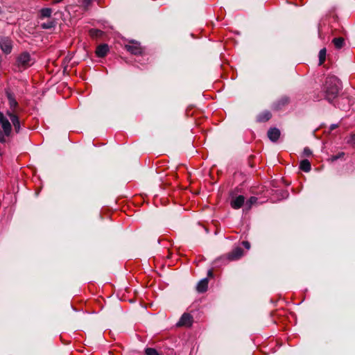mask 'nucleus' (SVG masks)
Instances as JSON below:
<instances>
[{"label":"nucleus","mask_w":355,"mask_h":355,"mask_svg":"<svg viewBox=\"0 0 355 355\" xmlns=\"http://www.w3.org/2000/svg\"><path fill=\"white\" fill-rule=\"evenodd\" d=\"M341 89L342 85L340 80L334 76L327 77L322 87L324 97L329 102H331L338 96Z\"/></svg>","instance_id":"obj_1"},{"label":"nucleus","mask_w":355,"mask_h":355,"mask_svg":"<svg viewBox=\"0 0 355 355\" xmlns=\"http://www.w3.org/2000/svg\"><path fill=\"white\" fill-rule=\"evenodd\" d=\"M34 59L31 58L28 52L20 53L16 58L15 66L19 71H23L32 66Z\"/></svg>","instance_id":"obj_2"},{"label":"nucleus","mask_w":355,"mask_h":355,"mask_svg":"<svg viewBox=\"0 0 355 355\" xmlns=\"http://www.w3.org/2000/svg\"><path fill=\"white\" fill-rule=\"evenodd\" d=\"M0 124L3 129V131L0 130V142L4 143L6 142L5 137H9L11 134L12 125L1 112H0Z\"/></svg>","instance_id":"obj_3"},{"label":"nucleus","mask_w":355,"mask_h":355,"mask_svg":"<svg viewBox=\"0 0 355 355\" xmlns=\"http://www.w3.org/2000/svg\"><path fill=\"white\" fill-rule=\"evenodd\" d=\"M7 97L8 100L9 109L6 112V115L8 116V114L15 115L19 114L21 112V108L15 98L10 93L7 94Z\"/></svg>","instance_id":"obj_4"},{"label":"nucleus","mask_w":355,"mask_h":355,"mask_svg":"<svg viewBox=\"0 0 355 355\" xmlns=\"http://www.w3.org/2000/svg\"><path fill=\"white\" fill-rule=\"evenodd\" d=\"M0 49L5 54H10L12 50V41L8 37H0Z\"/></svg>","instance_id":"obj_5"},{"label":"nucleus","mask_w":355,"mask_h":355,"mask_svg":"<svg viewBox=\"0 0 355 355\" xmlns=\"http://www.w3.org/2000/svg\"><path fill=\"white\" fill-rule=\"evenodd\" d=\"M125 49L133 55H141L143 49L137 42L130 41L125 45Z\"/></svg>","instance_id":"obj_6"},{"label":"nucleus","mask_w":355,"mask_h":355,"mask_svg":"<svg viewBox=\"0 0 355 355\" xmlns=\"http://www.w3.org/2000/svg\"><path fill=\"white\" fill-rule=\"evenodd\" d=\"M245 197L242 195H231L230 206L234 209H239L245 205Z\"/></svg>","instance_id":"obj_7"},{"label":"nucleus","mask_w":355,"mask_h":355,"mask_svg":"<svg viewBox=\"0 0 355 355\" xmlns=\"http://www.w3.org/2000/svg\"><path fill=\"white\" fill-rule=\"evenodd\" d=\"M193 323V317L187 313H184L177 323L178 327H191Z\"/></svg>","instance_id":"obj_8"},{"label":"nucleus","mask_w":355,"mask_h":355,"mask_svg":"<svg viewBox=\"0 0 355 355\" xmlns=\"http://www.w3.org/2000/svg\"><path fill=\"white\" fill-rule=\"evenodd\" d=\"M280 134V130L277 128H270L268 131V137L272 142H275L279 139Z\"/></svg>","instance_id":"obj_9"},{"label":"nucleus","mask_w":355,"mask_h":355,"mask_svg":"<svg viewBox=\"0 0 355 355\" xmlns=\"http://www.w3.org/2000/svg\"><path fill=\"white\" fill-rule=\"evenodd\" d=\"M8 116L10 118V119L12 123L15 132L17 133H18L20 131V128H21V124H20L19 114L15 115V114H8Z\"/></svg>","instance_id":"obj_10"},{"label":"nucleus","mask_w":355,"mask_h":355,"mask_svg":"<svg viewBox=\"0 0 355 355\" xmlns=\"http://www.w3.org/2000/svg\"><path fill=\"white\" fill-rule=\"evenodd\" d=\"M243 252V249L241 247H236L229 253L228 258L230 260L238 259L242 257Z\"/></svg>","instance_id":"obj_11"},{"label":"nucleus","mask_w":355,"mask_h":355,"mask_svg":"<svg viewBox=\"0 0 355 355\" xmlns=\"http://www.w3.org/2000/svg\"><path fill=\"white\" fill-rule=\"evenodd\" d=\"M109 48L107 44L99 45L96 50V54L99 58H103L106 55L108 52Z\"/></svg>","instance_id":"obj_12"},{"label":"nucleus","mask_w":355,"mask_h":355,"mask_svg":"<svg viewBox=\"0 0 355 355\" xmlns=\"http://www.w3.org/2000/svg\"><path fill=\"white\" fill-rule=\"evenodd\" d=\"M271 116L272 114L269 111H264L257 116V120L259 122H265L268 121Z\"/></svg>","instance_id":"obj_13"},{"label":"nucleus","mask_w":355,"mask_h":355,"mask_svg":"<svg viewBox=\"0 0 355 355\" xmlns=\"http://www.w3.org/2000/svg\"><path fill=\"white\" fill-rule=\"evenodd\" d=\"M288 103V98L286 96L282 97L273 105L274 109L277 110H280L283 106L286 105Z\"/></svg>","instance_id":"obj_14"},{"label":"nucleus","mask_w":355,"mask_h":355,"mask_svg":"<svg viewBox=\"0 0 355 355\" xmlns=\"http://www.w3.org/2000/svg\"><path fill=\"white\" fill-rule=\"evenodd\" d=\"M300 168L304 172H309L311 169L310 162L308 159H303L300 162Z\"/></svg>","instance_id":"obj_15"},{"label":"nucleus","mask_w":355,"mask_h":355,"mask_svg":"<svg viewBox=\"0 0 355 355\" xmlns=\"http://www.w3.org/2000/svg\"><path fill=\"white\" fill-rule=\"evenodd\" d=\"M332 43L336 49H340L343 47L345 40L343 37H335L333 39Z\"/></svg>","instance_id":"obj_16"},{"label":"nucleus","mask_w":355,"mask_h":355,"mask_svg":"<svg viewBox=\"0 0 355 355\" xmlns=\"http://www.w3.org/2000/svg\"><path fill=\"white\" fill-rule=\"evenodd\" d=\"M258 198L254 196L250 197L245 203V209L249 210L253 205L257 202Z\"/></svg>","instance_id":"obj_17"},{"label":"nucleus","mask_w":355,"mask_h":355,"mask_svg":"<svg viewBox=\"0 0 355 355\" xmlns=\"http://www.w3.org/2000/svg\"><path fill=\"white\" fill-rule=\"evenodd\" d=\"M103 34V32L98 29L92 28L89 31V35L92 38L101 37Z\"/></svg>","instance_id":"obj_18"},{"label":"nucleus","mask_w":355,"mask_h":355,"mask_svg":"<svg viewBox=\"0 0 355 355\" xmlns=\"http://www.w3.org/2000/svg\"><path fill=\"white\" fill-rule=\"evenodd\" d=\"M327 50L325 48L320 49L319 52V64L321 65L324 63L326 58Z\"/></svg>","instance_id":"obj_19"},{"label":"nucleus","mask_w":355,"mask_h":355,"mask_svg":"<svg viewBox=\"0 0 355 355\" xmlns=\"http://www.w3.org/2000/svg\"><path fill=\"white\" fill-rule=\"evenodd\" d=\"M52 13V10L49 8H42L40 11L42 17H50Z\"/></svg>","instance_id":"obj_20"},{"label":"nucleus","mask_w":355,"mask_h":355,"mask_svg":"<svg viewBox=\"0 0 355 355\" xmlns=\"http://www.w3.org/2000/svg\"><path fill=\"white\" fill-rule=\"evenodd\" d=\"M146 355H161V354L155 348L147 347L145 349Z\"/></svg>","instance_id":"obj_21"},{"label":"nucleus","mask_w":355,"mask_h":355,"mask_svg":"<svg viewBox=\"0 0 355 355\" xmlns=\"http://www.w3.org/2000/svg\"><path fill=\"white\" fill-rule=\"evenodd\" d=\"M208 288V278L201 279V293H205Z\"/></svg>","instance_id":"obj_22"},{"label":"nucleus","mask_w":355,"mask_h":355,"mask_svg":"<svg viewBox=\"0 0 355 355\" xmlns=\"http://www.w3.org/2000/svg\"><path fill=\"white\" fill-rule=\"evenodd\" d=\"M54 22L53 21H49L46 23H43L41 24V27L42 28H44V29H49V28H51L52 27L54 26Z\"/></svg>","instance_id":"obj_23"},{"label":"nucleus","mask_w":355,"mask_h":355,"mask_svg":"<svg viewBox=\"0 0 355 355\" xmlns=\"http://www.w3.org/2000/svg\"><path fill=\"white\" fill-rule=\"evenodd\" d=\"M303 154H304V155L308 157V156H310L312 154V152H311L310 148H309L308 147H306V148H304Z\"/></svg>","instance_id":"obj_24"},{"label":"nucleus","mask_w":355,"mask_h":355,"mask_svg":"<svg viewBox=\"0 0 355 355\" xmlns=\"http://www.w3.org/2000/svg\"><path fill=\"white\" fill-rule=\"evenodd\" d=\"M344 155H345L344 153H343V152L340 153L338 155L333 156L332 159L333 160H337V159L341 158L342 157H343Z\"/></svg>","instance_id":"obj_25"},{"label":"nucleus","mask_w":355,"mask_h":355,"mask_svg":"<svg viewBox=\"0 0 355 355\" xmlns=\"http://www.w3.org/2000/svg\"><path fill=\"white\" fill-rule=\"evenodd\" d=\"M242 245L247 249V250H249L250 248V243L247 241H244L242 242Z\"/></svg>","instance_id":"obj_26"},{"label":"nucleus","mask_w":355,"mask_h":355,"mask_svg":"<svg viewBox=\"0 0 355 355\" xmlns=\"http://www.w3.org/2000/svg\"><path fill=\"white\" fill-rule=\"evenodd\" d=\"M92 1L93 0H83V3L84 6H88L92 2Z\"/></svg>","instance_id":"obj_27"},{"label":"nucleus","mask_w":355,"mask_h":355,"mask_svg":"<svg viewBox=\"0 0 355 355\" xmlns=\"http://www.w3.org/2000/svg\"><path fill=\"white\" fill-rule=\"evenodd\" d=\"M207 275L209 277H213V271L212 270H209L208 272H207Z\"/></svg>","instance_id":"obj_28"},{"label":"nucleus","mask_w":355,"mask_h":355,"mask_svg":"<svg viewBox=\"0 0 355 355\" xmlns=\"http://www.w3.org/2000/svg\"><path fill=\"white\" fill-rule=\"evenodd\" d=\"M337 127H338L337 124H331L330 126V129L332 130H334L335 128H336Z\"/></svg>","instance_id":"obj_29"},{"label":"nucleus","mask_w":355,"mask_h":355,"mask_svg":"<svg viewBox=\"0 0 355 355\" xmlns=\"http://www.w3.org/2000/svg\"><path fill=\"white\" fill-rule=\"evenodd\" d=\"M196 290L200 292V282L196 284Z\"/></svg>","instance_id":"obj_30"}]
</instances>
